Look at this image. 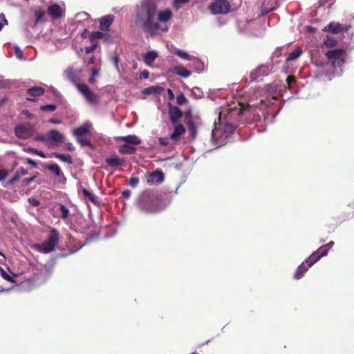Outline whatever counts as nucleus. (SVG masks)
Masks as SVG:
<instances>
[{
  "mask_svg": "<svg viewBox=\"0 0 354 354\" xmlns=\"http://www.w3.org/2000/svg\"><path fill=\"white\" fill-rule=\"evenodd\" d=\"M171 17L170 9L158 10L157 0H142L136 8L135 23L145 32L153 37L161 29L160 23L167 22Z\"/></svg>",
  "mask_w": 354,
  "mask_h": 354,
  "instance_id": "obj_1",
  "label": "nucleus"
},
{
  "mask_svg": "<svg viewBox=\"0 0 354 354\" xmlns=\"http://www.w3.org/2000/svg\"><path fill=\"white\" fill-rule=\"evenodd\" d=\"M253 110L254 109L249 104L239 102L230 105L227 109V113H220L219 120H221L222 115H224L225 132L232 133L240 123L248 122L251 119Z\"/></svg>",
  "mask_w": 354,
  "mask_h": 354,
  "instance_id": "obj_2",
  "label": "nucleus"
},
{
  "mask_svg": "<svg viewBox=\"0 0 354 354\" xmlns=\"http://www.w3.org/2000/svg\"><path fill=\"white\" fill-rule=\"evenodd\" d=\"M59 241V232L53 228L48 234V239L41 244H37L35 248L37 251L41 253H49L55 250Z\"/></svg>",
  "mask_w": 354,
  "mask_h": 354,
  "instance_id": "obj_3",
  "label": "nucleus"
},
{
  "mask_svg": "<svg viewBox=\"0 0 354 354\" xmlns=\"http://www.w3.org/2000/svg\"><path fill=\"white\" fill-rule=\"evenodd\" d=\"M230 8V3L227 0H214L208 7L213 15L227 14Z\"/></svg>",
  "mask_w": 354,
  "mask_h": 354,
  "instance_id": "obj_4",
  "label": "nucleus"
},
{
  "mask_svg": "<svg viewBox=\"0 0 354 354\" xmlns=\"http://www.w3.org/2000/svg\"><path fill=\"white\" fill-rule=\"evenodd\" d=\"M76 86L80 93L83 95L87 102L93 104H97L99 103L98 96L91 91L88 85L82 83H77Z\"/></svg>",
  "mask_w": 354,
  "mask_h": 354,
  "instance_id": "obj_5",
  "label": "nucleus"
},
{
  "mask_svg": "<svg viewBox=\"0 0 354 354\" xmlns=\"http://www.w3.org/2000/svg\"><path fill=\"white\" fill-rule=\"evenodd\" d=\"M139 205L140 209L146 212H154L156 210V201L147 193L142 195Z\"/></svg>",
  "mask_w": 354,
  "mask_h": 354,
  "instance_id": "obj_6",
  "label": "nucleus"
},
{
  "mask_svg": "<svg viewBox=\"0 0 354 354\" xmlns=\"http://www.w3.org/2000/svg\"><path fill=\"white\" fill-rule=\"evenodd\" d=\"M344 50L343 49H334L328 50L326 53V56L333 64L341 66L345 62L344 55Z\"/></svg>",
  "mask_w": 354,
  "mask_h": 354,
  "instance_id": "obj_7",
  "label": "nucleus"
},
{
  "mask_svg": "<svg viewBox=\"0 0 354 354\" xmlns=\"http://www.w3.org/2000/svg\"><path fill=\"white\" fill-rule=\"evenodd\" d=\"M145 178L149 185H158L164 181L165 175L161 170L156 169L152 172H147Z\"/></svg>",
  "mask_w": 354,
  "mask_h": 354,
  "instance_id": "obj_8",
  "label": "nucleus"
},
{
  "mask_svg": "<svg viewBox=\"0 0 354 354\" xmlns=\"http://www.w3.org/2000/svg\"><path fill=\"white\" fill-rule=\"evenodd\" d=\"M15 136L20 139H28L33 134V128L29 124H19L15 128Z\"/></svg>",
  "mask_w": 354,
  "mask_h": 354,
  "instance_id": "obj_9",
  "label": "nucleus"
},
{
  "mask_svg": "<svg viewBox=\"0 0 354 354\" xmlns=\"http://www.w3.org/2000/svg\"><path fill=\"white\" fill-rule=\"evenodd\" d=\"M268 73L269 66L261 65L250 73V79L252 81H260L262 80V77L268 75Z\"/></svg>",
  "mask_w": 354,
  "mask_h": 354,
  "instance_id": "obj_10",
  "label": "nucleus"
},
{
  "mask_svg": "<svg viewBox=\"0 0 354 354\" xmlns=\"http://www.w3.org/2000/svg\"><path fill=\"white\" fill-rule=\"evenodd\" d=\"M348 28L349 26L344 27L342 24L333 21L326 26L322 30L324 32H329L332 34H338L339 32L348 31Z\"/></svg>",
  "mask_w": 354,
  "mask_h": 354,
  "instance_id": "obj_11",
  "label": "nucleus"
},
{
  "mask_svg": "<svg viewBox=\"0 0 354 354\" xmlns=\"http://www.w3.org/2000/svg\"><path fill=\"white\" fill-rule=\"evenodd\" d=\"M174 127V131L170 136V138L175 142L180 140V138L186 132V129L181 122L172 124Z\"/></svg>",
  "mask_w": 354,
  "mask_h": 354,
  "instance_id": "obj_12",
  "label": "nucleus"
},
{
  "mask_svg": "<svg viewBox=\"0 0 354 354\" xmlns=\"http://www.w3.org/2000/svg\"><path fill=\"white\" fill-rule=\"evenodd\" d=\"M183 115V111L177 106H170L169 108V116L171 124L180 122V118Z\"/></svg>",
  "mask_w": 354,
  "mask_h": 354,
  "instance_id": "obj_13",
  "label": "nucleus"
},
{
  "mask_svg": "<svg viewBox=\"0 0 354 354\" xmlns=\"http://www.w3.org/2000/svg\"><path fill=\"white\" fill-rule=\"evenodd\" d=\"M115 17L113 15H107L100 19V28L102 31L108 30L114 21Z\"/></svg>",
  "mask_w": 354,
  "mask_h": 354,
  "instance_id": "obj_14",
  "label": "nucleus"
},
{
  "mask_svg": "<svg viewBox=\"0 0 354 354\" xmlns=\"http://www.w3.org/2000/svg\"><path fill=\"white\" fill-rule=\"evenodd\" d=\"M48 13L53 19H58L62 17L63 10L58 4L55 3L48 8Z\"/></svg>",
  "mask_w": 354,
  "mask_h": 354,
  "instance_id": "obj_15",
  "label": "nucleus"
},
{
  "mask_svg": "<svg viewBox=\"0 0 354 354\" xmlns=\"http://www.w3.org/2000/svg\"><path fill=\"white\" fill-rule=\"evenodd\" d=\"M169 72L173 74L178 75L184 78L189 77L192 74V73L189 71H188L183 66H174L169 69Z\"/></svg>",
  "mask_w": 354,
  "mask_h": 354,
  "instance_id": "obj_16",
  "label": "nucleus"
},
{
  "mask_svg": "<svg viewBox=\"0 0 354 354\" xmlns=\"http://www.w3.org/2000/svg\"><path fill=\"white\" fill-rule=\"evenodd\" d=\"M47 139L55 143H62L64 142V136L57 130H51L47 134Z\"/></svg>",
  "mask_w": 354,
  "mask_h": 354,
  "instance_id": "obj_17",
  "label": "nucleus"
},
{
  "mask_svg": "<svg viewBox=\"0 0 354 354\" xmlns=\"http://www.w3.org/2000/svg\"><path fill=\"white\" fill-rule=\"evenodd\" d=\"M326 256L319 252V248L313 252L306 260V263L310 268L313 264L318 261L322 257Z\"/></svg>",
  "mask_w": 354,
  "mask_h": 354,
  "instance_id": "obj_18",
  "label": "nucleus"
},
{
  "mask_svg": "<svg viewBox=\"0 0 354 354\" xmlns=\"http://www.w3.org/2000/svg\"><path fill=\"white\" fill-rule=\"evenodd\" d=\"M91 130V126L89 124H84L77 128H75L73 134L77 138L83 137L84 135L89 133Z\"/></svg>",
  "mask_w": 354,
  "mask_h": 354,
  "instance_id": "obj_19",
  "label": "nucleus"
},
{
  "mask_svg": "<svg viewBox=\"0 0 354 354\" xmlns=\"http://www.w3.org/2000/svg\"><path fill=\"white\" fill-rule=\"evenodd\" d=\"M26 93L31 97H39L44 94L45 88L41 86H32L28 88Z\"/></svg>",
  "mask_w": 354,
  "mask_h": 354,
  "instance_id": "obj_20",
  "label": "nucleus"
},
{
  "mask_svg": "<svg viewBox=\"0 0 354 354\" xmlns=\"http://www.w3.org/2000/svg\"><path fill=\"white\" fill-rule=\"evenodd\" d=\"M310 268L306 263V262L302 263L297 269L294 278L295 279H300L304 274Z\"/></svg>",
  "mask_w": 354,
  "mask_h": 354,
  "instance_id": "obj_21",
  "label": "nucleus"
},
{
  "mask_svg": "<svg viewBox=\"0 0 354 354\" xmlns=\"http://www.w3.org/2000/svg\"><path fill=\"white\" fill-rule=\"evenodd\" d=\"M119 140L126 142L127 143L135 145H139L141 142L140 140L136 136L134 135L121 136L119 138Z\"/></svg>",
  "mask_w": 354,
  "mask_h": 354,
  "instance_id": "obj_22",
  "label": "nucleus"
},
{
  "mask_svg": "<svg viewBox=\"0 0 354 354\" xmlns=\"http://www.w3.org/2000/svg\"><path fill=\"white\" fill-rule=\"evenodd\" d=\"M136 151V147L127 144L120 145L119 147V152L122 154H133L135 153Z\"/></svg>",
  "mask_w": 354,
  "mask_h": 354,
  "instance_id": "obj_23",
  "label": "nucleus"
},
{
  "mask_svg": "<svg viewBox=\"0 0 354 354\" xmlns=\"http://www.w3.org/2000/svg\"><path fill=\"white\" fill-rule=\"evenodd\" d=\"M106 162L109 166L112 167L122 165L124 164V160L117 156L107 158Z\"/></svg>",
  "mask_w": 354,
  "mask_h": 354,
  "instance_id": "obj_24",
  "label": "nucleus"
},
{
  "mask_svg": "<svg viewBox=\"0 0 354 354\" xmlns=\"http://www.w3.org/2000/svg\"><path fill=\"white\" fill-rule=\"evenodd\" d=\"M302 49L300 47H297L293 51H292L288 56L286 62H291L296 60L301 54Z\"/></svg>",
  "mask_w": 354,
  "mask_h": 354,
  "instance_id": "obj_25",
  "label": "nucleus"
},
{
  "mask_svg": "<svg viewBox=\"0 0 354 354\" xmlns=\"http://www.w3.org/2000/svg\"><path fill=\"white\" fill-rule=\"evenodd\" d=\"M53 156L63 162H67L68 164H72L73 162L72 158L69 154H62L57 152H53Z\"/></svg>",
  "mask_w": 354,
  "mask_h": 354,
  "instance_id": "obj_26",
  "label": "nucleus"
},
{
  "mask_svg": "<svg viewBox=\"0 0 354 354\" xmlns=\"http://www.w3.org/2000/svg\"><path fill=\"white\" fill-rule=\"evenodd\" d=\"M158 57L157 53L155 51H149L146 53L144 60L147 65L151 64Z\"/></svg>",
  "mask_w": 354,
  "mask_h": 354,
  "instance_id": "obj_27",
  "label": "nucleus"
},
{
  "mask_svg": "<svg viewBox=\"0 0 354 354\" xmlns=\"http://www.w3.org/2000/svg\"><path fill=\"white\" fill-rule=\"evenodd\" d=\"M163 91V88L160 86H152L146 88L143 91V93L146 95H151L153 93H160Z\"/></svg>",
  "mask_w": 354,
  "mask_h": 354,
  "instance_id": "obj_28",
  "label": "nucleus"
},
{
  "mask_svg": "<svg viewBox=\"0 0 354 354\" xmlns=\"http://www.w3.org/2000/svg\"><path fill=\"white\" fill-rule=\"evenodd\" d=\"M66 75L67 78L73 83H77L78 81V77L77 75L75 70L73 68H68L66 71Z\"/></svg>",
  "mask_w": 354,
  "mask_h": 354,
  "instance_id": "obj_29",
  "label": "nucleus"
},
{
  "mask_svg": "<svg viewBox=\"0 0 354 354\" xmlns=\"http://www.w3.org/2000/svg\"><path fill=\"white\" fill-rule=\"evenodd\" d=\"M82 194L85 199L91 201L93 204L97 203V197L92 192L88 191V189L84 188L82 189Z\"/></svg>",
  "mask_w": 354,
  "mask_h": 354,
  "instance_id": "obj_30",
  "label": "nucleus"
},
{
  "mask_svg": "<svg viewBox=\"0 0 354 354\" xmlns=\"http://www.w3.org/2000/svg\"><path fill=\"white\" fill-rule=\"evenodd\" d=\"M46 169L52 172L55 176L59 177L62 172L59 167L57 164H51L46 167Z\"/></svg>",
  "mask_w": 354,
  "mask_h": 354,
  "instance_id": "obj_31",
  "label": "nucleus"
},
{
  "mask_svg": "<svg viewBox=\"0 0 354 354\" xmlns=\"http://www.w3.org/2000/svg\"><path fill=\"white\" fill-rule=\"evenodd\" d=\"M337 41L335 38L327 36L324 41V44L328 48L334 47L337 45Z\"/></svg>",
  "mask_w": 354,
  "mask_h": 354,
  "instance_id": "obj_32",
  "label": "nucleus"
},
{
  "mask_svg": "<svg viewBox=\"0 0 354 354\" xmlns=\"http://www.w3.org/2000/svg\"><path fill=\"white\" fill-rule=\"evenodd\" d=\"M174 53L176 55L178 56L179 57H180L183 59H185V60L191 59V56L188 53H187L186 52L183 51L180 49H175L174 51Z\"/></svg>",
  "mask_w": 354,
  "mask_h": 354,
  "instance_id": "obj_33",
  "label": "nucleus"
},
{
  "mask_svg": "<svg viewBox=\"0 0 354 354\" xmlns=\"http://www.w3.org/2000/svg\"><path fill=\"white\" fill-rule=\"evenodd\" d=\"M77 141L78 143L80 144V145L82 147H89L91 148L93 147V145H92L90 140H88V138H86L84 137L77 138Z\"/></svg>",
  "mask_w": 354,
  "mask_h": 354,
  "instance_id": "obj_34",
  "label": "nucleus"
},
{
  "mask_svg": "<svg viewBox=\"0 0 354 354\" xmlns=\"http://www.w3.org/2000/svg\"><path fill=\"white\" fill-rule=\"evenodd\" d=\"M334 245V242L330 241L326 245L319 247V252L322 254L327 255L328 250Z\"/></svg>",
  "mask_w": 354,
  "mask_h": 354,
  "instance_id": "obj_35",
  "label": "nucleus"
},
{
  "mask_svg": "<svg viewBox=\"0 0 354 354\" xmlns=\"http://www.w3.org/2000/svg\"><path fill=\"white\" fill-rule=\"evenodd\" d=\"M187 126L189 131L192 133V136H193V138H194L196 134V126L195 125L192 120H189Z\"/></svg>",
  "mask_w": 354,
  "mask_h": 354,
  "instance_id": "obj_36",
  "label": "nucleus"
},
{
  "mask_svg": "<svg viewBox=\"0 0 354 354\" xmlns=\"http://www.w3.org/2000/svg\"><path fill=\"white\" fill-rule=\"evenodd\" d=\"M187 99L185 96V95L183 93H180L177 97H176V103L178 105H183L187 103Z\"/></svg>",
  "mask_w": 354,
  "mask_h": 354,
  "instance_id": "obj_37",
  "label": "nucleus"
},
{
  "mask_svg": "<svg viewBox=\"0 0 354 354\" xmlns=\"http://www.w3.org/2000/svg\"><path fill=\"white\" fill-rule=\"evenodd\" d=\"M56 108H57L56 105L50 104L41 105L39 109L42 111H54L56 109Z\"/></svg>",
  "mask_w": 354,
  "mask_h": 354,
  "instance_id": "obj_38",
  "label": "nucleus"
},
{
  "mask_svg": "<svg viewBox=\"0 0 354 354\" xmlns=\"http://www.w3.org/2000/svg\"><path fill=\"white\" fill-rule=\"evenodd\" d=\"M138 183H139V178L137 177H135L133 176H131L129 179V185L132 188H136L138 186Z\"/></svg>",
  "mask_w": 354,
  "mask_h": 354,
  "instance_id": "obj_39",
  "label": "nucleus"
},
{
  "mask_svg": "<svg viewBox=\"0 0 354 354\" xmlns=\"http://www.w3.org/2000/svg\"><path fill=\"white\" fill-rule=\"evenodd\" d=\"M60 211H61V213H62V218H66L69 215V210L64 205L61 204L60 205Z\"/></svg>",
  "mask_w": 354,
  "mask_h": 354,
  "instance_id": "obj_40",
  "label": "nucleus"
},
{
  "mask_svg": "<svg viewBox=\"0 0 354 354\" xmlns=\"http://www.w3.org/2000/svg\"><path fill=\"white\" fill-rule=\"evenodd\" d=\"M92 37V39H102L104 37V34L100 31L92 32L90 35Z\"/></svg>",
  "mask_w": 354,
  "mask_h": 354,
  "instance_id": "obj_41",
  "label": "nucleus"
},
{
  "mask_svg": "<svg viewBox=\"0 0 354 354\" xmlns=\"http://www.w3.org/2000/svg\"><path fill=\"white\" fill-rule=\"evenodd\" d=\"M21 176L17 173V171L15 173V174L14 175V176L10 178L8 181V185H12L14 184L15 183L17 182L18 180H19V179L21 178Z\"/></svg>",
  "mask_w": 354,
  "mask_h": 354,
  "instance_id": "obj_42",
  "label": "nucleus"
},
{
  "mask_svg": "<svg viewBox=\"0 0 354 354\" xmlns=\"http://www.w3.org/2000/svg\"><path fill=\"white\" fill-rule=\"evenodd\" d=\"M35 16L36 17V21H42L44 17V12L41 10H37L35 12Z\"/></svg>",
  "mask_w": 354,
  "mask_h": 354,
  "instance_id": "obj_43",
  "label": "nucleus"
},
{
  "mask_svg": "<svg viewBox=\"0 0 354 354\" xmlns=\"http://www.w3.org/2000/svg\"><path fill=\"white\" fill-rule=\"evenodd\" d=\"M277 91V85L269 84L267 86V92L270 94H273Z\"/></svg>",
  "mask_w": 354,
  "mask_h": 354,
  "instance_id": "obj_44",
  "label": "nucleus"
},
{
  "mask_svg": "<svg viewBox=\"0 0 354 354\" xmlns=\"http://www.w3.org/2000/svg\"><path fill=\"white\" fill-rule=\"evenodd\" d=\"M96 48H97L96 44H91V46H90L85 47V52H86V53L89 54V53H91L92 52H93Z\"/></svg>",
  "mask_w": 354,
  "mask_h": 354,
  "instance_id": "obj_45",
  "label": "nucleus"
},
{
  "mask_svg": "<svg viewBox=\"0 0 354 354\" xmlns=\"http://www.w3.org/2000/svg\"><path fill=\"white\" fill-rule=\"evenodd\" d=\"M295 82L296 79L293 75H288L286 78V83L288 84V86H290L292 84L295 83Z\"/></svg>",
  "mask_w": 354,
  "mask_h": 354,
  "instance_id": "obj_46",
  "label": "nucleus"
},
{
  "mask_svg": "<svg viewBox=\"0 0 354 354\" xmlns=\"http://www.w3.org/2000/svg\"><path fill=\"white\" fill-rule=\"evenodd\" d=\"M159 142L162 146H167V145H169V138H167V137L160 138H159Z\"/></svg>",
  "mask_w": 354,
  "mask_h": 354,
  "instance_id": "obj_47",
  "label": "nucleus"
},
{
  "mask_svg": "<svg viewBox=\"0 0 354 354\" xmlns=\"http://www.w3.org/2000/svg\"><path fill=\"white\" fill-rule=\"evenodd\" d=\"M1 276L4 279L11 281L12 277L1 268Z\"/></svg>",
  "mask_w": 354,
  "mask_h": 354,
  "instance_id": "obj_48",
  "label": "nucleus"
},
{
  "mask_svg": "<svg viewBox=\"0 0 354 354\" xmlns=\"http://www.w3.org/2000/svg\"><path fill=\"white\" fill-rule=\"evenodd\" d=\"M8 175V171L6 169H0V181L5 179Z\"/></svg>",
  "mask_w": 354,
  "mask_h": 354,
  "instance_id": "obj_49",
  "label": "nucleus"
},
{
  "mask_svg": "<svg viewBox=\"0 0 354 354\" xmlns=\"http://www.w3.org/2000/svg\"><path fill=\"white\" fill-rule=\"evenodd\" d=\"M24 151H26L27 153L36 154L37 149H35L33 147H28V148H24Z\"/></svg>",
  "mask_w": 354,
  "mask_h": 354,
  "instance_id": "obj_50",
  "label": "nucleus"
},
{
  "mask_svg": "<svg viewBox=\"0 0 354 354\" xmlns=\"http://www.w3.org/2000/svg\"><path fill=\"white\" fill-rule=\"evenodd\" d=\"M131 195V192L129 189H125L122 192V196L126 198H129Z\"/></svg>",
  "mask_w": 354,
  "mask_h": 354,
  "instance_id": "obj_51",
  "label": "nucleus"
},
{
  "mask_svg": "<svg viewBox=\"0 0 354 354\" xmlns=\"http://www.w3.org/2000/svg\"><path fill=\"white\" fill-rule=\"evenodd\" d=\"M29 202L34 206L37 207L38 205H39L40 203L38 200L35 199V198H30L28 199Z\"/></svg>",
  "mask_w": 354,
  "mask_h": 354,
  "instance_id": "obj_52",
  "label": "nucleus"
},
{
  "mask_svg": "<svg viewBox=\"0 0 354 354\" xmlns=\"http://www.w3.org/2000/svg\"><path fill=\"white\" fill-rule=\"evenodd\" d=\"M21 113H22L23 115H26V116L27 118H28L32 119V118H34V115H33V114H32V113H30L29 112V111H28V110H23V111H22V112H21Z\"/></svg>",
  "mask_w": 354,
  "mask_h": 354,
  "instance_id": "obj_53",
  "label": "nucleus"
},
{
  "mask_svg": "<svg viewBox=\"0 0 354 354\" xmlns=\"http://www.w3.org/2000/svg\"><path fill=\"white\" fill-rule=\"evenodd\" d=\"M36 176H32L30 178H26L24 180V185H28L29 184H30L32 181H34V180L35 179Z\"/></svg>",
  "mask_w": 354,
  "mask_h": 354,
  "instance_id": "obj_54",
  "label": "nucleus"
},
{
  "mask_svg": "<svg viewBox=\"0 0 354 354\" xmlns=\"http://www.w3.org/2000/svg\"><path fill=\"white\" fill-rule=\"evenodd\" d=\"M17 173L21 176H25L26 174H27L28 173V171L23 168V167H21L18 171H17Z\"/></svg>",
  "mask_w": 354,
  "mask_h": 354,
  "instance_id": "obj_55",
  "label": "nucleus"
},
{
  "mask_svg": "<svg viewBox=\"0 0 354 354\" xmlns=\"http://www.w3.org/2000/svg\"><path fill=\"white\" fill-rule=\"evenodd\" d=\"M190 1V0H175V3L177 6H180L182 4L187 3Z\"/></svg>",
  "mask_w": 354,
  "mask_h": 354,
  "instance_id": "obj_56",
  "label": "nucleus"
},
{
  "mask_svg": "<svg viewBox=\"0 0 354 354\" xmlns=\"http://www.w3.org/2000/svg\"><path fill=\"white\" fill-rule=\"evenodd\" d=\"M35 140H38V141H45L48 139H47V136L46 137L44 135H41V136H38L35 137Z\"/></svg>",
  "mask_w": 354,
  "mask_h": 354,
  "instance_id": "obj_57",
  "label": "nucleus"
},
{
  "mask_svg": "<svg viewBox=\"0 0 354 354\" xmlns=\"http://www.w3.org/2000/svg\"><path fill=\"white\" fill-rule=\"evenodd\" d=\"M306 30L308 32H309L310 33H315L317 32V29L310 26H306Z\"/></svg>",
  "mask_w": 354,
  "mask_h": 354,
  "instance_id": "obj_58",
  "label": "nucleus"
},
{
  "mask_svg": "<svg viewBox=\"0 0 354 354\" xmlns=\"http://www.w3.org/2000/svg\"><path fill=\"white\" fill-rule=\"evenodd\" d=\"M167 93H168V96H169V100H173L174 98V97H175L174 96V92L172 91L171 89L168 88L167 89Z\"/></svg>",
  "mask_w": 354,
  "mask_h": 354,
  "instance_id": "obj_59",
  "label": "nucleus"
},
{
  "mask_svg": "<svg viewBox=\"0 0 354 354\" xmlns=\"http://www.w3.org/2000/svg\"><path fill=\"white\" fill-rule=\"evenodd\" d=\"M66 149L70 151H73L75 150V147L73 145L72 143L68 142L66 144Z\"/></svg>",
  "mask_w": 354,
  "mask_h": 354,
  "instance_id": "obj_60",
  "label": "nucleus"
},
{
  "mask_svg": "<svg viewBox=\"0 0 354 354\" xmlns=\"http://www.w3.org/2000/svg\"><path fill=\"white\" fill-rule=\"evenodd\" d=\"M27 162L35 167H37V164L36 163V162L30 158L27 159Z\"/></svg>",
  "mask_w": 354,
  "mask_h": 354,
  "instance_id": "obj_61",
  "label": "nucleus"
},
{
  "mask_svg": "<svg viewBox=\"0 0 354 354\" xmlns=\"http://www.w3.org/2000/svg\"><path fill=\"white\" fill-rule=\"evenodd\" d=\"M149 73L148 71L147 70H145L142 73H141V77L144 79H147L149 77Z\"/></svg>",
  "mask_w": 354,
  "mask_h": 354,
  "instance_id": "obj_62",
  "label": "nucleus"
},
{
  "mask_svg": "<svg viewBox=\"0 0 354 354\" xmlns=\"http://www.w3.org/2000/svg\"><path fill=\"white\" fill-rule=\"evenodd\" d=\"M49 122L52 123V124H60L61 120L59 119H56V118H51L49 120Z\"/></svg>",
  "mask_w": 354,
  "mask_h": 354,
  "instance_id": "obj_63",
  "label": "nucleus"
},
{
  "mask_svg": "<svg viewBox=\"0 0 354 354\" xmlns=\"http://www.w3.org/2000/svg\"><path fill=\"white\" fill-rule=\"evenodd\" d=\"M35 155H37L41 158H46V155L42 151L37 150V153Z\"/></svg>",
  "mask_w": 354,
  "mask_h": 354,
  "instance_id": "obj_64",
  "label": "nucleus"
}]
</instances>
